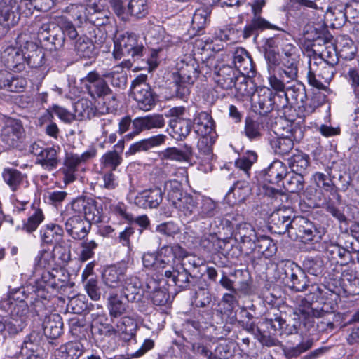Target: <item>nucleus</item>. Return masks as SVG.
Wrapping results in <instances>:
<instances>
[{"mask_svg":"<svg viewBox=\"0 0 359 359\" xmlns=\"http://www.w3.org/2000/svg\"><path fill=\"white\" fill-rule=\"evenodd\" d=\"M273 91L267 87L259 88L253 97L252 107L256 113L264 116L273 111Z\"/></svg>","mask_w":359,"mask_h":359,"instance_id":"nucleus-24","label":"nucleus"},{"mask_svg":"<svg viewBox=\"0 0 359 359\" xmlns=\"http://www.w3.org/2000/svg\"><path fill=\"white\" fill-rule=\"evenodd\" d=\"M103 77L108 79L114 87L123 88L127 83V75L120 67H114L103 74Z\"/></svg>","mask_w":359,"mask_h":359,"instance_id":"nucleus-58","label":"nucleus"},{"mask_svg":"<svg viewBox=\"0 0 359 359\" xmlns=\"http://www.w3.org/2000/svg\"><path fill=\"white\" fill-rule=\"evenodd\" d=\"M255 245L254 252L257 251L266 258L271 257L277 251V246L274 241L266 236L257 237Z\"/></svg>","mask_w":359,"mask_h":359,"instance_id":"nucleus-53","label":"nucleus"},{"mask_svg":"<svg viewBox=\"0 0 359 359\" xmlns=\"http://www.w3.org/2000/svg\"><path fill=\"white\" fill-rule=\"evenodd\" d=\"M200 136L197 144L199 151L198 158L201 165L203 163L207 165V167L201 169L205 172L211 171L212 168L210 161L213 158L212 145L215 143V139L212 135Z\"/></svg>","mask_w":359,"mask_h":359,"instance_id":"nucleus-30","label":"nucleus"},{"mask_svg":"<svg viewBox=\"0 0 359 359\" xmlns=\"http://www.w3.org/2000/svg\"><path fill=\"white\" fill-rule=\"evenodd\" d=\"M84 353V346L79 341H69L57 350L58 359H79Z\"/></svg>","mask_w":359,"mask_h":359,"instance_id":"nucleus-45","label":"nucleus"},{"mask_svg":"<svg viewBox=\"0 0 359 359\" xmlns=\"http://www.w3.org/2000/svg\"><path fill=\"white\" fill-rule=\"evenodd\" d=\"M289 84L290 85L285 87L283 92H285V96H287L291 104H304L307 97L304 86L297 79ZM302 107H304V105L299 106V109Z\"/></svg>","mask_w":359,"mask_h":359,"instance_id":"nucleus-43","label":"nucleus"},{"mask_svg":"<svg viewBox=\"0 0 359 359\" xmlns=\"http://www.w3.org/2000/svg\"><path fill=\"white\" fill-rule=\"evenodd\" d=\"M95 155L96 150L95 149H90L81 155L72 153L67 154L64 167L61 169V172L64 175V182L69 184L74 182L76 180V172L78 171L79 165L92 159Z\"/></svg>","mask_w":359,"mask_h":359,"instance_id":"nucleus-15","label":"nucleus"},{"mask_svg":"<svg viewBox=\"0 0 359 359\" xmlns=\"http://www.w3.org/2000/svg\"><path fill=\"white\" fill-rule=\"evenodd\" d=\"M292 224L290 236H294L295 239L313 245L311 248L316 249V245L318 244L321 240V235L313 224L302 216L294 217Z\"/></svg>","mask_w":359,"mask_h":359,"instance_id":"nucleus-8","label":"nucleus"},{"mask_svg":"<svg viewBox=\"0 0 359 359\" xmlns=\"http://www.w3.org/2000/svg\"><path fill=\"white\" fill-rule=\"evenodd\" d=\"M167 140L168 137L164 134L153 135L132 144L125 154L126 156H130L137 152L147 151L153 148L163 145Z\"/></svg>","mask_w":359,"mask_h":359,"instance_id":"nucleus-31","label":"nucleus"},{"mask_svg":"<svg viewBox=\"0 0 359 359\" xmlns=\"http://www.w3.org/2000/svg\"><path fill=\"white\" fill-rule=\"evenodd\" d=\"M340 285L347 296L359 294V273L352 269L344 270L341 273Z\"/></svg>","mask_w":359,"mask_h":359,"instance_id":"nucleus-37","label":"nucleus"},{"mask_svg":"<svg viewBox=\"0 0 359 359\" xmlns=\"http://www.w3.org/2000/svg\"><path fill=\"white\" fill-rule=\"evenodd\" d=\"M335 48L339 57L346 60H353L357 52V48L353 40L345 35L337 37Z\"/></svg>","mask_w":359,"mask_h":359,"instance_id":"nucleus-44","label":"nucleus"},{"mask_svg":"<svg viewBox=\"0 0 359 359\" xmlns=\"http://www.w3.org/2000/svg\"><path fill=\"white\" fill-rule=\"evenodd\" d=\"M25 130L20 120L9 118L1 129V140L7 149L19 145L24 137Z\"/></svg>","mask_w":359,"mask_h":359,"instance_id":"nucleus-17","label":"nucleus"},{"mask_svg":"<svg viewBox=\"0 0 359 359\" xmlns=\"http://www.w3.org/2000/svg\"><path fill=\"white\" fill-rule=\"evenodd\" d=\"M39 236L41 245H50L63 240L64 229L59 224L50 223L41 228Z\"/></svg>","mask_w":359,"mask_h":359,"instance_id":"nucleus-35","label":"nucleus"},{"mask_svg":"<svg viewBox=\"0 0 359 359\" xmlns=\"http://www.w3.org/2000/svg\"><path fill=\"white\" fill-rule=\"evenodd\" d=\"M271 130L273 135H271L269 142L274 153L279 156L288 154L292 150L294 142H300L304 137V126L282 117L271 126Z\"/></svg>","mask_w":359,"mask_h":359,"instance_id":"nucleus-1","label":"nucleus"},{"mask_svg":"<svg viewBox=\"0 0 359 359\" xmlns=\"http://www.w3.org/2000/svg\"><path fill=\"white\" fill-rule=\"evenodd\" d=\"M168 283H172L180 289H187L194 279L191 273L184 267V264L178 263L172 266L170 269H167L164 273Z\"/></svg>","mask_w":359,"mask_h":359,"instance_id":"nucleus-22","label":"nucleus"},{"mask_svg":"<svg viewBox=\"0 0 359 359\" xmlns=\"http://www.w3.org/2000/svg\"><path fill=\"white\" fill-rule=\"evenodd\" d=\"M233 62L236 70L241 75L253 76L255 74V65L248 52L243 48H237L233 53Z\"/></svg>","mask_w":359,"mask_h":359,"instance_id":"nucleus-25","label":"nucleus"},{"mask_svg":"<svg viewBox=\"0 0 359 359\" xmlns=\"http://www.w3.org/2000/svg\"><path fill=\"white\" fill-rule=\"evenodd\" d=\"M122 295L130 302H138L143 297V290L137 276H130L123 279L121 289Z\"/></svg>","mask_w":359,"mask_h":359,"instance_id":"nucleus-32","label":"nucleus"},{"mask_svg":"<svg viewBox=\"0 0 359 359\" xmlns=\"http://www.w3.org/2000/svg\"><path fill=\"white\" fill-rule=\"evenodd\" d=\"M55 262L51 252L47 249L40 250L35 256L32 265V273L54 267Z\"/></svg>","mask_w":359,"mask_h":359,"instance_id":"nucleus-46","label":"nucleus"},{"mask_svg":"<svg viewBox=\"0 0 359 359\" xmlns=\"http://www.w3.org/2000/svg\"><path fill=\"white\" fill-rule=\"evenodd\" d=\"M264 133L265 128L262 123L249 116L245 118L243 134L250 141L260 140Z\"/></svg>","mask_w":359,"mask_h":359,"instance_id":"nucleus-48","label":"nucleus"},{"mask_svg":"<svg viewBox=\"0 0 359 359\" xmlns=\"http://www.w3.org/2000/svg\"><path fill=\"white\" fill-rule=\"evenodd\" d=\"M288 165L292 172L304 175L309 165L308 155L298 152L288 158Z\"/></svg>","mask_w":359,"mask_h":359,"instance_id":"nucleus-56","label":"nucleus"},{"mask_svg":"<svg viewBox=\"0 0 359 359\" xmlns=\"http://www.w3.org/2000/svg\"><path fill=\"white\" fill-rule=\"evenodd\" d=\"M294 319L293 324H287L284 325L283 329V334L290 335L303 332V328L309 330L315 323V318H326L332 314V311L329 309V305L324 304L320 307L306 299L301 300L299 306L293 313Z\"/></svg>","mask_w":359,"mask_h":359,"instance_id":"nucleus-2","label":"nucleus"},{"mask_svg":"<svg viewBox=\"0 0 359 359\" xmlns=\"http://www.w3.org/2000/svg\"><path fill=\"white\" fill-rule=\"evenodd\" d=\"M165 126V119L162 114H154L133 120V130L126 135L128 139H132L142 131L152 129H159Z\"/></svg>","mask_w":359,"mask_h":359,"instance_id":"nucleus-19","label":"nucleus"},{"mask_svg":"<svg viewBox=\"0 0 359 359\" xmlns=\"http://www.w3.org/2000/svg\"><path fill=\"white\" fill-rule=\"evenodd\" d=\"M74 49L77 55L80 57L91 59L97 54L92 40L86 36H80L76 40Z\"/></svg>","mask_w":359,"mask_h":359,"instance_id":"nucleus-49","label":"nucleus"},{"mask_svg":"<svg viewBox=\"0 0 359 359\" xmlns=\"http://www.w3.org/2000/svg\"><path fill=\"white\" fill-rule=\"evenodd\" d=\"M214 126L212 118L208 112L202 111L194 118L193 128L198 135H212Z\"/></svg>","mask_w":359,"mask_h":359,"instance_id":"nucleus-42","label":"nucleus"},{"mask_svg":"<svg viewBox=\"0 0 359 359\" xmlns=\"http://www.w3.org/2000/svg\"><path fill=\"white\" fill-rule=\"evenodd\" d=\"M51 252L53 255L54 260L57 257L63 264L69 262L71 259L70 246L64 239L55 243Z\"/></svg>","mask_w":359,"mask_h":359,"instance_id":"nucleus-64","label":"nucleus"},{"mask_svg":"<svg viewBox=\"0 0 359 359\" xmlns=\"http://www.w3.org/2000/svg\"><path fill=\"white\" fill-rule=\"evenodd\" d=\"M2 176L4 182L13 191L20 187L25 177L20 171L14 168H5Z\"/></svg>","mask_w":359,"mask_h":359,"instance_id":"nucleus-57","label":"nucleus"},{"mask_svg":"<svg viewBox=\"0 0 359 359\" xmlns=\"http://www.w3.org/2000/svg\"><path fill=\"white\" fill-rule=\"evenodd\" d=\"M196 221L212 218L219 212L218 203L208 196H198Z\"/></svg>","mask_w":359,"mask_h":359,"instance_id":"nucleus-40","label":"nucleus"},{"mask_svg":"<svg viewBox=\"0 0 359 359\" xmlns=\"http://www.w3.org/2000/svg\"><path fill=\"white\" fill-rule=\"evenodd\" d=\"M72 216L65 223V229L74 240H83L91 229V223L79 215L71 214Z\"/></svg>","mask_w":359,"mask_h":359,"instance_id":"nucleus-21","label":"nucleus"},{"mask_svg":"<svg viewBox=\"0 0 359 359\" xmlns=\"http://www.w3.org/2000/svg\"><path fill=\"white\" fill-rule=\"evenodd\" d=\"M25 64L31 68H38L45 64V53L42 48L33 42H27L25 46Z\"/></svg>","mask_w":359,"mask_h":359,"instance_id":"nucleus-36","label":"nucleus"},{"mask_svg":"<svg viewBox=\"0 0 359 359\" xmlns=\"http://www.w3.org/2000/svg\"><path fill=\"white\" fill-rule=\"evenodd\" d=\"M292 211L290 208H279L273 211L269 217L271 229L276 233L284 234L286 232L290 235L292 230Z\"/></svg>","mask_w":359,"mask_h":359,"instance_id":"nucleus-20","label":"nucleus"},{"mask_svg":"<svg viewBox=\"0 0 359 359\" xmlns=\"http://www.w3.org/2000/svg\"><path fill=\"white\" fill-rule=\"evenodd\" d=\"M147 76L140 74L132 82L131 96L140 109L147 111L156 104V96L151 86L147 83Z\"/></svg>","mask_w":359,"mask_h":359,"instance_id":"nucleus-9","label":"nucleus"},{"mask_svg":"<svg viewBox=\"0 0 359 359\" xmlns=\"http://www.w3.org/2000/svg\"><path fill=\"white\" fill-rule=\"evenodd\" d=\"M228 217L226 220L229 222V226L233 229V236L235 240L239 243L241 250L246 255L252 253L257 238L253 226L246 222L236 224L233 222L236 220L233 215H229Z\"/></svg>","mask_w":359,"mask_h":359,"instance_id":"nucleus-11","label":"nucleus"},{"mask_svg":"<svg viewBox=\"0 0 359 359\" xmlns=\"http://www.w3.org/2000/svg\"><path fill=\"white\" fill-rule=\"evenodd\" d=\"M276 313H269L264 321V324L269 332L273 335H283V329L285 325V320L281 317L280 313L276 310Z\"/></svg>","mask_w":359,"mask_h":359,"instance_id":"nucleus-55","label":"nucleus"},{"mask_svg":"<svg viewBox=\"0 0 359 359\" xmlns=\"http://www.w3.org/2000/svg\"><path fill=\"white\" fill-rule=\"evenodd\" d=\"M278 278L290 289L302 292L309 287V280L304 271L294 262L287 261L278 267Z\"/></svg>","mask_w":359,"mask_h":359,"instance_id":"nucleus-7","label":"nucleus"},{"mask_svg":"<svg viewBox=\"0 0 359 359\" xmlns=\"http://www.w3.org/2000/svg\"><path fill=\"white\" fill-rule=\"evenodd\" d=\"M70 214L79 215L90 223L102 221V207L93 198L79 197L70 203Z\"/></svg>","mask_w":359,"mask_h":359,"instance_id":"nucleus-12","label":"nucleus"},{"mask_svg":"<svg viewBox=\"0 0 359 359\" xmlns=\"http://www.w3.org/2000/svg\"><path fill=\"white\" fill-rule=\"evenodd\" d=\"M304 175L297 172H287L283 183L284 188L291 193H299L304 189Z\"/></svg>","mask_w":359,"mask_h":359,"instance_id":"nucleus-54","label":"nucleus"},{"mask_svg":"<svg viewBox=\"0 0 359 359\" xmlns=\"http://www.w3.org/2000/svg\"><path fill=\"white\" fill-rule=\"evenodd\" d=\"M214 79L217 86L224 90L231 89L241 74L232 67L227 65H216Z\"/></svg>","mask_w":359,"mask_h":359,"instance_id":"nucleus-23","label":"nucleus"},{"mask_svg":"<svg viewBox=\"0 0 359 359\" xmlns=\"http://www.w3.org/2000/svg\"><path fill=\"white\" fill-rule=\"evenodd\" d=\"M169 126L172 129V137L177 140H182L189 134L191 122L189 119L177 118L170 119Z\"/></svg>","mask_w":359,"mask_h":359,"instance_id":"nucleus-50","label":"nucleus"},{"mask_svg":"<svg viewBox=\"0 0 359 359\" xmlns=\"http://www.w3.org/2000/svg\"><path fill=\"white\" fill-rule=\"evenodd\" d=\"M163 201V191L159 187L145 189L135 198V204L142 208H156Z\"/></svg>","mask_w":359,"mask_h":359,"instance_id":"nucleus-28","label":"nucleus"},{"mask_svg":"<svg viewBox=\"0 0 359 359\" xmlns=\"http://www.w3.org/2000/svg\"><path fill=\"white\" fill-rule=\"evenodd\" d=\"M39 36L46 48L56 50L63 47L64 32L62 27L54 23H44L39 29Z\"/></svg>","mask_w":359,"mask_h":359,"instance_id":"nucleus-16","label":"nucleus"},{"mask_svg":"<svg viewBox=\"0 0 359 359\" xmlns=\"http://www.w3.org/2000/svg\"><path fill=\"white\" fill-rule=\"evenodd\" d=\"M93 268L88 265L82 273L83 280L85 282L84 287L89 297L93 301H98L102 296V290L98 280L94 278L88 279Z\"/></svg>","mask_w":359,"mask_h":359,"instance_id":"nucleus-47","label":"nucleus"},{"mask_svg":"<svg viewBox=\"0 0 359 359\" xmlns=\"http://www.w3.org/2000/svg\"><path fill=\"white\" fill-rule=\"evenodd\" d=\"M59 163L57 150L53 147H46L41 154L36 158V163L40 164L46 170L56 168Z\"/></svg>","mask_w":359,"mask_h":359,"instance_id":"nucleus-51","label":"nucleus"},{"mask_svg":"<svg viewBox=\"0 0 359 359\" xmlns=\"http://www.w3.org/2000/svg\"><path fill=\"white\" fill-rule=\"evenodd\" d=\"M159 261V265H161L162 269L168 266L172 267V263L175 259H181L187 256V252L179 244L164 245L157 252Z\"/></svg>","mask_w":359,"mask_h":359,"instance_id":"nucleus-27","label":"nucleus"},{"mask_svg":"<svg viewBox=\"0 0 359 359\" xmlns=\"http://www.w3.org/2000/svg\"><path fill=\"white\" fill-rule=\"evenodd\" d=\"M43 339L40 332L32 331L26 336L22 345V353L24 351H38Z\"/></svg>","mask_w":359,"mask_h":359,"instance_id":"nucleus-63","label":"nucleus"},{"mask_svg":"<svg viewBox=\"0 0 359 359\" xmlns=\"http://www.w3.org/2000/svg\"><path fill=\"white\" fill-rule=\"evenodd\" d=\"M114 43L113 55L116 60L130 57L137 60L145 55L147 50L140 37L133 32L117 34Z\"/></svg>","mask_w":359,"mask_h":359,"instance_id":"nucleus-5","label":"nucleus"},{"mask_svg":"<svg viewBox=\"0 0 359 359\" xmlns=\"http://www.w3.org/2000/svg\"><path fill=\"white\" fill-rule=\"evenodd\" d=\"M257 155L253 151H247L245 154L236 161V166L243 172V178H250V170L252 165L257 161Z\"/></svg>","mask_w":359,"mask_h":359,"instance_id":"nucleus-59","label":"nucleus"},{"mask_svg":"<svg viewBox=\"0 0 359 359\" xmlns=\"http://www.w3.org/2000/svg\"><path fill=\"white\" fill-rule=\"evenodd\" d=\"M104 297L107 301V308L111 318H118L124 314L127 309V305L121 299L117 290H106L104 291Z\"/></svg>","mask_w":359,"mask_h":359,"instance_id":"nucleus-34","label":"nucleus"},{"mask_svg":"<svg viewBox=\"0 0 359 359\" xmlns=\"http://www.w3.org/2000/svg\"><path fill=\"white\" fill-rule=\"evenodd\" d=\"M297 58L283 59L280 67L273 71L268 78L270 86L276 91H284L286 83L293 82L297 78Z\"/></svg>","mask_w":359,"mask_h":359,"instance_id":"nucleus-10","label":"nucleus"},{"mask_svg":"<svg viewBox=\"0 0 359 359\" xmlns=\"http://www.w3.org/2000/svg\"><path fill=\"white\" fill-rule=\"evenodd\" d=\"M326 18L332 22L334 28H339L344 25L347 21L346 11L342 6L331 8L326 13Z\"/></svg>","mask_w":359,"mask_h":359,"instance_id":"nucleus-61","label":"nucleus"},{"mask_svg":"<svg viewBox=\"0 0 359 359\" xmlns=\"http://www.w3.org/2000/svg\"><path fill=\"white\" fill-rule=\"evenodd\" d=\"M61 272L62 270L52 267L43 270L38 273H32V276L35 278L36 292L38 297L46 299V297L43 294L45 291L48 292L50 288L57 290L63 286V282L58 278V274Z\"/></svg>","mask_w":359,"mask_h":359,"instance_id":"nucleus-14","label":"nucleus"},{"mask_svg":"<svg viewBox=\"0 0 359 359\" xmlns=\"http://www.w3.org/2000/svg\"><path fill=\"white\" fill-rule=\"evenodd\" d=\"M63 323L62 317L57 313L46 316L43 322L44 334L50 339H57L62 333Z\"/></svg>","mask_w":359,"mask_h":359,"instance_id":"nucleus-39","label":"nucleus"},{"mask_svg":"<svg viewBox=\"0 0 359 359\" xmlns=\"http://www.w3.org/2000/svg\"><path fill=\"white\" fill-rule=\"evenodd\" d=\"M280 42L274 38H269L263 45L264 58L267 63L269 75L273 74V71H276L280 64L278 49Z\"/></svg>","mask_w":359,"mask_h":359,"instance_id":"nucleus-29","label":"nucleus"},{"mask_svg":"<svg viewBox=\"0 0 359 359\" xmlns=\"http://www.w3.org/2000/svg\"><path fill=\"white\" fill-rule=\"evenodd\" d=\"M177 72L173 74L176 97L186 100L190 89L199 76L198 64L191 55H184L177 62Z\"/></svg>","mask_w":359,"mask_h":359,"instance_id":"nucleus-3","label":"nucleus"},{"mask_svg":"<svg viewBox=\"0 0 359 359\" xmlns=\"http://www.w3.org/2000/svg\"><path fill=\"white\" fill-rule=\"evenodd\" d=\"M19 20L17 0H0V25L10 28L17 25Z\"/></svg>","mask_w":359,"mask_h":359,"instance_id":"nucleus-26","label":"nucleus"},{"mask_svg":"<svg viewBox=\"0 0 359 359\" xmlns=\"http://www.w3.org/2000/svg\"><path fill=\"white\" fill-rule=\"evenodd\" d=\"M27 299H29V294L26 292L24 287L15 289L10 292L8 298L0 301V309L8 308L12 303L20 304L27 303Z\"/></svg>","mask_w":359,"mask_h":359,"instance_id":"nucleus-60","label":"nucleus"},{"mask_svg":"<svg viewBox=\"0 0 359 359\" xmlns=\"http://www.w3.org/2000/svg\"><path fill=\"white\" fill-rule=\"evenodd\" d=\"M25 54L21 47L8 46L1 53V62L6 69L20 72L25 68Z\"/></svg>","mask_w":359,"mask_h":359,"instance_id":"nucleus-18","label":"nucleus"},{"mask_svg":"<svg viewBox=\"0 0 359 359\" xmlns=\"http://www.w3.org/2000/svg\"><path fill=\"white\" fill-rule=\"evenodd\" d=\"M168 188V198L171 203L182 212L186 217L196 221L198 205V196L183 193L182 185L177 181L170 182L166 184Z\"/></svg>","mask_w":359,"mask_h":359,"instance_id":"nucleus-6","label":"nucleus"},{"mask_svg":"<svg viewBox=\"0 0 359 359\" xmlns=\"http://www.w3.org/2000/svg\"><path fill=\"white\" fill-rule=\"evenodd\" d=\"M103 74L100 76L96 72H89L84 78L85 87L88 94L93 98H103L106 105L102 113H110L116 111L118 106L116 95L112 93Z\"/></svg>","mask_w":359,"mask_h":359,"instance_id":"nucleus-4","label":"nucleus"},{"mask_svg":"<svg viewBox=\"0 0 359 359\" xmlns=\"http://www.w3.org/2000/svg\"><path fill=\"white\" fill-rule=\"evenodd\" d=\"M124 277V269L116 266L106 268L102 273V280L106 290H116Z\"/></svg>","mask_w":359,"mask_h":359,"instance_id":"nucleus-41","label":"nucleus"},{"mask_svg":"<svg viewBox=\"0 0 359 359\" xmlns=\"http://www.w3.org/2000/svg\"><path fill=\"white\" fill-rule=\"evenodd\" d=\"M250 191L251 188L249 182L243 180L235 182L233 186L228 191L226 196L229 198L231 194H233L235 198L233 203H241L246 200L250 194Z\"/></svg>","mask_w":359,"mask_h":359,"instance_id":"nucleus-52","label":"nucleus"},{"mask_svg":"<svg viewBox=\"0 0 359 359\" xmlns=\"http://www.w3.org/2000/svg\"><path fill=\"white\" fill-rule=\"evenodd\" d=\"M309 65L313 68L317 76L323 79L327 84L332 79L335 72V60L333 58L330 61V64L326 63L320 57H313L310 60Z\"/></svg>","mask_w":359,"mask_h":359,"instance_id":"nucleus-33","label":"nucleus"},{"mask_svg":"<svg viewBox=\"0 0 359 359\" xmlns=\"http://www.w3.org/2000/svg\"><path fill=\"white\" fill-rule=\"evenodd\" d=\"M286 174L285 165L280 161H275L264 171L263 181L265 183L278 184L284 180Z\"/></svg>","mask_w":359,"mask_h":359,"instance_id":"nucleus-38","label":"nucleus"},{"mask_svg":"<svg viewBox=\"0 0 359 359\" xmlns=\"http://www.w3.org/2000/svg\"><path fill=\"white\" fill-rule=\"evenodd\" d=\"M45 217L41 209L37 208L29 216L22 225V230L27 233H32L35 231L41 223L44 220Z\"/></svg>","mask_w":359,"mask_h":359,"instance_id":"nucleus-62","label":"nucleus"},{"mask_svg":"<svg viewBox=\"0 0 359 359\" xmlns=\"http://www.w3.org/2000/svg\"><path fill=\"white\" fill-rule=\"evenodd\" d=\"M114 13L123 21L129 20L130 17L142 18L148 13L147 0H130L126 6L123 0H109Z\"/></svg>","mask_w":359,"mask_h":359,"instance_id":"nucleus-13","label":"nucleus"}]
</instances>
